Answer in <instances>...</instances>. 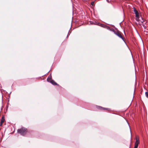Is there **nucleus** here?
I'll use <instances>...</instances> for the list:
<instances>
[{"instance_id": "nucleus-1", "label": "nucleus", "mask_w": 148, "mask_h": 148, "mask_svg": "<svg viewBox=\"0 0 148 148\" xmlns=\"http://www.w3.org/2000/svg\"><path fill=\"white\" fill-rule=\"evenodd\" d=\"M17 132L21 135L24 136L26 134L27 132V130L26 128L25 127H22L20 129H18Z\"/></svg>"}, {"instance_id": "nucleus-2", "label": "nucleus", "mask_w": 148, "mask_h": 148, "mask_svg": "<svg viewBox=\"0 0 148 148\" xmlns=\"http://www.w3.org/2000/svg\"><path fill=\"white\" fill-rule=\"evenodd\" d=\"M133 12L135 14L136 19L137 21H139V19L140 18V14L138 11L136 10L135 7H133Z\"/></svg>"}, {"instance_id": "nucleus-3", "label": "nucleus", "mask_w": 148, "mask_h": 148, "mask_svg": "<svg viewBox=\"0 0 148 148\" xmlns=\"http://www.w3.org/2000/svg\"><path fill=\"white\" fill-rule=\"evenodd\" d=\"M139 143L140 141L139 136H136V141L134 144V148H138Z\"/></svg>"}, {"instance_id": "nucleus-4", "label": "nucleus", "mask_w": 148, "mask_h": 148, "mask_svg": "<svg viewBox=\"0 0 148 148\" xmlns=\"http://www.w3.org/2000/svg\"><path fill=\"white\" fill-rule=\"evenodd\" d=\"M115 33L117 36L120 38H121L123 40H124L121 34V33L120 32H117L116 33Z\"/></svg>"}, {"instance_id": "nucleus-5", "label": "nucleus", "mask_w": 148, "mask_h": 148, "mask_svg": "<svg viewBox=\"0 0 148 148\" xmlns=\"http://www.w3.org/2000/svg\"><path fill=\"white\" fill-rule=\"evenodd\" d=\"M52 80V79L51 78V77H48L47 79V81L48 82H51Z\"/></svg>"}, {"instance_id": "nucleus-6", "label": "nucleus", "mask_w": 148, "mask_h": 148, "mask_svg": "<svg viewBox=\"0 0 148 148\" xmlns=\"http://www.w3.org/2000/svg\"><path fill=\"white\" fill-rule=\"evenodd\" d=\"M52 84H53L54 85H57V84L53 80H52L51 81V82H50Z\"/></svg>"}, {"instance_id": "nucleus-7", "label": "nucleus", "mask_w": 148, "mask_h": 148, "mask_svg": "<svg viewBox=\"0 0 148 148\" xmlns=\"http://www.w3.org/2000/svg\"><path fill=\"white\" fill-rule=\"evenodd\" d=\"M98 108L99 109L101 110L107 109H106V108H104L101 107L99 106L98 107Z\"/></svg>"}, {"instance_id": "nucleus-8", "label": "nucleus", "mask_w": 148, "mask_h": 148, "mask_svg": "<svg viewBox=\"0 0 148 148\" xmlns=\"http://www.w3.org/2000/svg\"><path fill=\"white\" fill-rule=\"evenodd\" d=\"M141 19H142V20H140V19H139V21L140 22H141V23L142 24H143L144 23H143L144 22V20L143 19V18H141ZM142 25H143V26H144V25H143V24H142Z\"/></svg>"}, {"instance_id": "nucleus-9", "label": "nucleus", "mask_w": 148, "mask_h": 148, "mask_svg": "<svg viewBox=\"0 0 148 148\" xmlns=\"http://www.w3.org/2000/svg\"><path fill=\"white\" fill-rule=\"evenodd\" d=\"M141 19H142V20H140V19H139V21L140 22H141V23L142 24H143L144 23H143L144 22V20L143 19V18H141ZM142 25H143V26H144V25H143V24H142Z\"/></svg>"}, {"instance_id": "nucleus-10", "label": "nucleus", "mask_w": 148, "mask_h": 148, "mask_svg": "<svg viewBox=\"0 0 148 148\" xmlns=\"http://www.w3.org/2000/svg\"><path fill=\"white\" fill-rule=\"evenodd\" d=\"M145 95L146 97H147L148 98V92H146L145 93Z\"/></svg>"}, {"instance_id": "nucleus-11", "label": "nucleus", "mask_w": 148, "mask_h": 148, "mask_svg": "<svg viewBox=\"0 0 148 148\" xmlns=\"http://www.w3.org/2000/svg\"><path fill=\"white\" fill-rule=\"evenodd\" d=\"M3 122H4L3 120H1V122H0L1 125H2V124L3 123Z\"/></svg>"}, {"instance_id": "nucleus-12", "label": "nucleus", "mask_w": 148, "mask_h": 148, "mask_svg": "<svg viewBox=\"0 0 148 148\" xmlns=\"http://www.w3.org/2000/svg\"><path fill=\"white\" fill-rule=\"evenodd\" d=\"M94 1H92L91 2V5L92 6H93L94 5Z\"/></svg>"}]
</instances>
